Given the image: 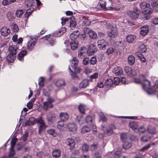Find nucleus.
<instances>
[{
    "label": "nucleus",
    "instance_id": "1",
    "mask_svg": "<svg viewBox=\"0 0 158 158\" xmlns=\"http://www.w3.org/2000/svg\"><path fill=\"white\" fill-rule=\"evenodd\" d=\"M66 31V29L65 27H63L58 31L54 32L51 35V34L46 35L44 37V39L48 41L47 43L48 45L52 46L55 43V39L53 37H58L62 35Z\"/></svg>",
    "mask_w": 158,
    "mask_h": 158
},
{
    "label": "nucleus",
    "instance_id": "2",
    "mask_svg": "<svg viewBox=\"0 0 158 158\" xmlns=\"http://www.w3.org/2000/svg\"><path fill=\"white\" fill-rule=\"evenodd\" d=\"M134 82L137 84L142 83L143 89L147 94H150L149 91V85L151 84L150 81L145 78V76L143 75H139V78H135L134 79Z\"/></svg>",
    "mask_w": 158,
    "mask_h": 158
},
{
    "label": "nucleus",
    "instance_id": "3",
    "mask_svg": "<svg viewBox=\"0 0 158 158\" xmlns=\"http://www.w3.org/2000/svg\"><path fill=\"white\" fill-rule=\"evenodd\" d=\"M102 23L104 25H107L108 27L107 31L108 36L113 38L115 37V36L117 35L118 33L116 28H114L110 24H107L106 21L102 22Z\"/></svg>",
    "mask_w": 158,
    "mask_h": 158
},
{
    "label": "nucleus",
    "instance_id": "4",
    "mask_svg": "<svg viewBox=\"0 0 158 158\" xmlns=\"http://www.w3.org/2000/svg\"><path fill=\"white\" fill-rule=\"evenodd\" d=\"M36 123L39 124L38 126V132L39 134H40L47 127L44 120L42 117L36 119Z\"/></svg>",
    "mask_w": 158,
    "mask_h": 158
},
{
    "label": "nucleus",
    "instance_id": "5",
    "mask_svg": "<svg viewBox=\"0 0 158 158\" xmlns=\"http://www.w3.org/2000/svg\"><path fill=\"white\" fill-rule=\"evenodd\" d=\"M124 71L130 77L136 76L138 72V70L135 69H132L128 66H126L125 68Z\"/></svg>",
    "mask_w": 158,
    "mask_h": 158
},
{
    "label": "nucleus",
    "instance_id": "6",
    "mask_svg": "<svg viewBox=\"0 0 158 158\" xmlns=\"http://www.w3.org/2000/svg\"><path fill=\"white\" fill-rule=\"evenodd\" d=\"M37 39L35 38H31L28 41L27 46L28 49L29 51L33 50L36 44Z\"/></svg>",
    "mask_w": 158,
    "mask_h": 158
},
{
    "label": "nucleus",
    "instance_id": "7",
    "mask_svg": "<svg viewBox=\"0 0 158 158\" xmlns=\"http://www.w3.org/2000/svg\"><path fill=\"white\" fill-rule=\"evenodd\" d=\"M18 139L15 137H13L10 142L11 147L10 149V152L9 155V157L13 156L15 154V152L14 150V147Z\"/></svg>",
    "mask_w": 158,
    "mask_h": 158
},
{
    "label": "nucleus",
    "instance_id": "8",
    "mask_svg": "<svg viewBox=\"0 0 158 158\" xmlns=\"http://www.w3.org/2000/svg\"><path fill=\"white\" fill-rule=\"evenodd\" d=\"M97 44L98 48L101 50H105L106 47L108 45V43L104 39L99 40Z\"/></svg>",
    "mask_w": 158,
    "mask_h": 158
},
{
    "label": "nucleus",
    "instance_id": "9",
    "mask_svg": "<svg viewBox=\"0 0 158 158\" xmlns=\"http://www.w3.org/2000/svg\"><path fill=\"white\" fill-rule=\"evenodd\" d=\"M54 102V100L52 98H49L47 101L44 102V109L47 110L48 108H51L53 106L52 102Z\"/></svg>",
    "mask_w": 158,
    "mask_h": 158
},
{
    "label": "nucleus",
    "instance_id": "10",
    "mask_svg": "<svg viewBox=\"0 0 158 158\" xmlns=\"http://www.w3.org/2000/svg\"><path fill=\"white\" fill-rule=\"evenodd\" d=\"M84 32L85 34H88L90 38L92 39H95L97 37V35L95 32L91 30L88 28H84Z\"/></svg>",
    "mask_w": 158,
    "mask_h": 158
},
{
    "label": "nucleus",
    "instance_id": "11",
    "mask_svg": "<svg viewBox=\"0 0 158 158\" xmlns=\"http://www.w3.org/2000/svg\"><path fill=\"white\" fill-rule=\"evenodd\" d=\"M114 128V126L112 125L108 127L105 126L103 127L102 130L105 133L109 135H110L113 132L112 129Z\"/></svg>",
    "mask_w": 158,
    "mask_h": 158
},
{
    "label": "nucleus",
    "instance_id": "12",
    "mask_svg": "<svg viewBox=\"0 0 158 158\" xmlns=\"http://www.w3.org/2000/svg\"><path fill=\"white\" fill-rule=\"evenodd\" d=\"M97 51L96 46L93 44H91L88 48L87 53L89 55H92Z\"/></svg>",
    "mask_w": 158,
    "mask_h": 158
},
{
    "label": "nucleus",
    "instance_id": "13",
    "mask_svg": "<svg viewBox=\"0 0 158 158\" xmlns=\"http://www.w3.org/2000/svg\"><path fill=\"white\" fill-rule=\"evenodd\" d=\"M112 72L116 76H121L123 74V71L120 67H116L113 70Z\"/></svg>",
    "mask_w": 158,
    "mask_h": 158
},
{
    "label": "nucleus",
    "instance_id": "14",
    "mask_svg": "<svg viewBox=\"0 0 158 158\" xmlns=\"http://www.w3.org/2000/svg\"><path fill=\"white\" fill-rule=\"evenodd\" d=\"M87 52V50L86 48L83 47L81 48L78 51V57L81 58L85 56Z\"/></svg>",
    "mask_w": 158,
    "mask_h": 158
},
{
    "label": "nucleus",
    "instance_id": "15",
    "mask_svg": "<svg viewBox=\"0 0 158 158\" xmlns=\"http://www.w3.org/2000/svg\"><path fill=\"white\" fill-rule=\"evenodd\" d=\"M66 127L69 131L73 132L76 131L77 129V126L74 123H69L66 125Z\"/></svg>",
    "mask_w": 158,
    "mask_h": 158
},
{
    "label": "nucleus",
    "instance_id": "16",
    "mask_svg": "<svg viewBox=\"0 0 158 158\" xmlns=\"http://www.w3.org/2000/svg\"><path fill=\"white\" fill-rule=\"evenodd\" d=\"M150 85H149V89H150L149 91V93L150 94H151L154 91L158 92V80L156 81L155 85L152 88H150Z\"/></svg>",
    "mask_w": 158,
    "mask_h": 158
},
{
    "label": "nucleus",
    "instance_id": "17",
    "mask_svg": "<svg viewBox=\"0 0 158 158\" xmlns=\"http://www.w3.org/2000/svg\"><path fill=\"white\" fill-rule=\"evenodd\" d=\"M9 49L10 53L16 55L18 50V47L17 45H12L9 46Z\"/></svg>",
    "mask_w": 158,
    "mask_h": 158
},
{
    "label": "nucleus",
    "instance_id": "18",
    "mask_svg": "<svg viewBox=\"0 0 158 158\" xmlns=\"http://www.w3.org/2000/svg\"><path fill=\"white\" fill-rule=\"evenodd\" d=\"M149 31L148 27L147 25H145L140 28V34L143 36L147 35Z\"/></svg>",
    "mask_w": 158,
    "mask_h": 158
},
{
    "label": "nucleus",
    "instance_id": "19",
    "mask_svg": "<svg viewBox=\"0 0 158 158\" xmlns=\"http://www.w3.org/2000/svg\"><path fill=\"white\" fill-rule=\"evenodd\" d=\"M68 145L70 147V149H72L75 147V141L74 139L72 138H68L67 139Z\"/></svg>",
    "mask_w": 158,
    "mask_h": 158
},
{
    "label": "nucleus",
    "instance_id": "20",
    "mask_svg": "<svg viewBox=\"0 0 158 158\" xmlns=\"http://www.w3.org/2000/svg\"><path fill=\"white\" fill-rule=\"evenodd\" d=\"M36 119L34 117H31L29 118L28 120L24 124V126H27L34 124L36 123Z\"/></svg>",
    "mask_w": 158,
    "mask_h": 158
},
{
    "label": "nucleus",
    "instance_id": "21",
    "mask_svg": "<svg viewBox=\"0 0 158 158\" xmlns=\"http://www.w3.org/2000/svg\"><path fill=\"white\" fill-rule=\"evenodd\" d=\"M80 33L78 31H74L72 33L70 36L71 41L76 40V39L78 37Z\"/></svg>",
    "mask_w": 158,
    "mask_h": 158
},
{
    "label": "nucleus",
    "instance_id": "22",
    "mask_svg": "<svg viewBox=\"0 0 158 158\" xmlns=\"http://www.w3.org/2000/svg\"><path fill=\"white\" fill-rule=\"evenodd\" d=\"M71 48L73 50H75L78 46V43L77 40L71 41L69 42Z\"/></svg>",
    "mask_w": 158,
    "mask_h": 158
},
{
    "label": "nucleus",
    "instance_id": "23",
    "mask_svg": "<svg viewBox=\"0 0 158 158\" xmlns=\"http://www.w3.org/2000/svg\"><path fill=\"white\" fill-rule=\"evenodd\" d=\"M1 32L2 35L6 36L10 33V30L9 28L6 27H3L1 29Z\"/></svg>",
    "mask_w": 158,
    "mask_h": 158
},
{
    "label": "nucleus",
    "instance_id": "24",
    "mask_svg": "<svg viewBox=\"0 0 158 158\" xmlns=\"http://www.w3.org/2000/svg\"><path fill=\"white\" fill-rule=\"evenodd\" d=\"M78 64V60L76 57H73L71 60V66L72 67L75 69H76Z\"/></svg>",
    "mask_w": 158,
    "mask_h": 158
},
{
    "label": "nucleus",
    "instance_id": "25",
    "mask_svg": "<svg viewBox=\"0 0 158 158\" xmlns=\"http://www.w3.org/2000/svg\"><path fill=\"white\" fill-rule=\"evenodd\" d=\"M27 52L26 50H23L20 52L18 55V59L20 61H23L24 56L27 54Z\"/></svg>",
    "mask_w": 158,
    "mask_h": 158
},
{
    "label": "nucleus",
    "instance_id": "26",
    "mask_svg": "<svg viewBox=\"0 0 158 158\" xmlns=\"http://www.w3.org/2000/svg\"><path fill=\"white\" fill-rule=\"evenodd\" d=\"M16 55L10 53L6 57V59L9 63L13 62L16 58Z\"/></svg>",
    "mask_w": 158,
    "mask_h": 158
},
{
    "label": "nucleus",
    "instance_id": "27",
    "mask_svg": "<svg viewBox=\"0 0 158 158\" xmlns=\"http://www.w3.org/2000/svg\"><path fill=\"white\" fill-rule=\"evenodd\" d=\"M136 38V36L134 35H128L126 37L127 41L129 43H132Z\"/></svg>",
    "mask_w": 158,
    "mask_h": 158
},
{
    "label": "nucleus",
    "instance_id": "28",
    "mask_svg": "<svg viewBox=\"0 0 158 158\" xmlns=\"http://www.w3.org/2000/svg\"><path fill=\"white\" fill-rule=\"evenodd\" d=\"M59 117L62 121H65L69 118V115L66 113L61 112L59 114Z\"/></svg>",
    "mask_w": 158,
    "mask_h": 158
},
{
    "label": "nucleus",
    "instance_id": "29",
    "mask_svg": "<svg viewBox=\"0 0 158 158\" xmlns=\"http://www.w3.org/2000/svg\"><path fill=\"white\" fill-rule=\"evenodd\" d=\"M57 127L58 129L61 131L64 130V128L65 127V126L64 125L63 121L62 120L58 122Z\"/></svg>",
    "mask_w": 158,
    "mask_h": 158
},
{
    "label": "nucleus",
    "instance_id": "30",
    "mask_svg": "<svg viewBox=\"0 0 158 158\" xmlns=\"http://www.w3.org/2000/svg\"><path fill=\"white\" fill-rule=\"evenodd\" d=\"M89 85V81L87 80H83L80 84L79 87L81 88H85Z\"/></svg>",
    "mask_w": 158,
    "mask_h": 158
},
{
    "label": "nucleus",
    "instance_id": "31",
    "mask_svg": "<svg viewBox=\"0 0 158 158\" xmlns=\"http://www.w3.org/2000/svg\"><path fill=\"white\" fill-rule=\"evenodd\" d=\"M130 17L133 19H136L138 16V13L134 11H131L129 13Z\"/></svg>",
    "mask_w": 158,
    "mask_h": 158
},
{
    "label": "nucleus",
    "instance_id": "32",
    "mask_svg": "<svg viewBox=\"0 0 158 158\" xmlns=\"http://www.w3.org/2000/svg\"><path fill=\"white\" fill-rule=\"evenodd\" d=\"M61 152L59 149H55L52 152L53 156L55 158H57L60 157L61 155Z\"/></svg>",
    "mask_w": 158,
    "mask_h": 158
},
{
    "label": "nucleus",
    "instance_id": "33",
    "mask_svg": "<svg viewBox=\"0 0 158 158\" xmlns=\"http://www.w3.org/2000/svg\"><path fill=\"white\" fill-rule=\"evenodd\" d=\"M113 84V81L111 78L107 79L104 83L106 87L111 86Z\"/></svg>",
    "mask_w": 158,
    "mask_h": 158
},
{
    "label": "nucleus",
    "instance_id": "34",
    "mask_svg": "<svg viewBox=\"0 0 158 158\" xmlns=\"http://www.w3.org/2000/svg\"><path fill=\"white\" fill-rule=\"evenodd\" d=\"M128 63L131 65H133L135 62V58L133 56L130 55L128 58Z\"/></svg>",
    "mask_w": 158,
    "mask_h": 158
},
{
    "label": "nucleus",
    "instance_id": "35",
    "mask_svg": "<svg viewBox=\"0 0 158 158\" xmlns=\"http://www.w3.org/2000/svg\"><path fill=\"white\" fill-rule=\"evenodd\" d=\"M129 127L133 130H135L137 128L138 126L137 123L134 121L130 122L129 124Z\"/></svg>",
    "mask_w": 158,
    "mask_h": 158
},
{
    "label": "nucleus",
    "instance_id": "36",
    "mask_svg": "<svg viewBox=\"0 0 158 158\" xmlns=\"http://www.w3.org/2000/svg\"><path fill=\"white\" fill-rule=\"evenodd\" d=\"M131 146V143L127 141L124 142L123 145V148L124 149H128L130 148Z\"/></svg>",
    "mask_w": 158,
    "mask_h": 158
},
{
    "label": "nucleus",
    "instance_id": "37",
    "mask_svg": "<svg viewBox=\"0 0 158 158\" xmlns=\"http://www.w3.org/2000/svg\"><path fill=\"white\" fill-rule=\"evenodd\" d=\"M56 85L58 87L65 85V81L63 79L58 80L55 83Z\"/></svg>",
    "mask_w": 158,
    "mask_h": 158
},
{
    "label": "nucleus",
    "instance_id": "38",
    "mask_svg": "<svg viewBox=\"0 0 158 158\" xmlns=\"http://www.w3.org/2000/svg\"><path fill=\"white\" fill-rule=\"evenodd\" d=\"M76 23L75 20L73 18L70 21V27L71 29H73L76 26Z\"/></svg>",
    "mask_w": 158,
    "mask_h": 158
},
{
    "label": "nucleus",
    "instance_id": "39",
    "mask_svg": "<svg viewBox=\"0 0 158 158\" xmlns=\"http://www.w3.org/2000/svg\"><path fill=\"white\" fill-rule=\"evenodd\" d=\"M6 15L7 18L9 21H12L15 19L13 14L10 12H8L7 13Z\"/></svg>",
    "mask_w": 158,
    "mask_h": 158
},
{
    "label": "nucleus",
    "instance_id": "40",
    "mask_svg": "<svg viewBox=\"0 0 158 158\" xmlns=\"http://www.w3.org/2000/svg\"><path fill=\"white\" fill-rule=\"evenodd\" d=\"M152 5L154 10L158 12V3L154 1L152 2Z\"/></svg>",
    "mask_w": 158,
    "mask_h": 158
},
{
    "label": "nucleus",
    "instance_id": "41",
    "mask_svg": "<svg viewBox=\"0 0 158 158\" xmlns=\"http://www.w3.org/2000/svg\"><path fill=\"white\" fill-rule=\"evenodd\" d=\"M149 4L145 2H142L139 4V6L142 9H144L149 6Z\"/></svg>",
    "mask_w": 158,
    "mask_h": 158
},
{
    "label": "nucleus",
    "instance_id": "42",
    "mask_svg": "<svg viewBox=\"0 0 158 158\" xmlns=\"http://www.w3.org/2000/svg\"><path fill=\"white\" fill-rule=\"evenodd\" d=\"M153 12V10L152 8H148L142 12L143 14L145 15H149L151 14Z\"/></svg>",
    "mask_w": 158,
    "mask_h": 158
},
{
    "label": "nucleus",
    "instance_id": "43",
    "mask_svg": "<svg viewBox=\"0 0 158 158\" xmlns=\"http://www.w3.org/2000/svg\"><path fill=\"white\" fill-rule=\"evenodd\" d=\"M48 134L52 135L53 137H56L57 135V133L55 129H50L47 131Z\"/></svg>",
    "mask_w": 158,
    "mask_h": 158
},
{
    "label": "nucleus",
    "instance_id": "44",
    "mask_svg": "<svg viewBox=\"0 0 158 158\" xmlns=\"http://www.w3.org/2000/svg\"><path fill=\"white\" fill-rule=\"evenodd\" d=\"M23 11L22 10L18 9L15 12V15L17 18H20L22 15Z\"/></svg>",
    "mask_w": 158,
    "mask_h": 158
},
{
    "label": "nucleus",
    "instance_id": "45",
    "mask_svg": "<svg viewBox=\"0 0 158 158\" xmlns=\"http://www.w3.org/2000/svg\"><path fill=\"white\" fill-rule=\"evenodd\" d=\"M136 55H138V57L140 59L141 62H145L146 59L142 54L139 52H136Z\"/></svg>",
    "mask_w": 158,
    "mask_h": 158
},
{
    "label": "nucleus",
    "instance_id": "46",
    "mask_svg": "<svg viewBox=\"0 0 158 158\" xmlns=\"http://www.w3.org/2000/svg\"><path fill=\"white\" fill-rule=\"evenodd\" d=\"M128 138L127 134L126 133H122L120 135V138L123 142L125 141V140Z\"/></svg>",
    "mask_w": 158,
    "mask_h": 158
},
{
    "label": "nucleus",
    "instance_id": "47",
    "mask_svg": "<svg viewBox=\"0 0 158 158\" xmlns=\"http://www.w3.org/2000/svg\"><path fill=\"white\" fill-rule=\"evenodd\" d=\"M55 118L52 116V113L49 112L47 114V119L48 122H51L53 120V118Z\"/></svg>",
    "mask_w": 158,
    "mask_h": 158
},
{
    "label": "nucleus",
    "instance_id": "48",
    "mask_svg": "<svg viewBox=\"0 0 158 158\" xmlns=\"http://www.w3.org/2000/svg\"><path fill=\"white\" fill-rule=\"evenodd\" d=\"M148 131L149 133L151 134H155L156 132L155 128L151 126L148 127Z\"/></svg>",
    "mask_w": 158,
    "mask_h": 158
},
{
    "label": "nucleus",
    "instance_id": "49",
    "mask_svg": "<svg viewBox=\"0 0 158 158\" xmlns=\"http://www.w3.org/2000/svg\"><path fill=\"white\" fill-rule=\"evenodd\" d=\"M90 130V128L86 126L83 127L81 129V132L83 133H85L87 132Z\"/></svg>",
    "mask_w": 158,
    "mask_h": 158
},
{
    "label": "nucleus",
    "instance_id": "50",
    "mask_svg": "<svg viewBox=\"0 0 158 158\" xmlns=\"http://www.w3.org/2000/svg\"><path fill=\"white\" fill-rule=\"evenodd\" d=\"M121 153L120 151H117L114 154V156L115 157H118V158H127L124 156H119Z\"/></svg>",
    "mask_w": 158,
    "mask_h": 158
},
{
    "label": "nucleus",
    "instance_id": "51",
    "mask_svg": "<svg viewBox=\"0 0 158 158\" xmlns=\"http://www.w3.org/2000/svg\"><path fill=\"white\" fill-rule=\"evenodd\" d=\"M90 22L87 19L83 18L82 20V24L85 26H89L90 24Z\"/></svg>",
    "mask_w": 158,
    "mask_h": 158
},
{
    "label": "nucleus",
    "instance_id": "52",
    "mask_svg": "<svg viewBox=\"0 0 158 158\" xmlns=\"http://www.w3.org/2000/svg\"><path fill=\"white\" fill-rule=\"evenodd\" d=\"M38 80L39 85L41 87L43 86L44 85V78L43 77H41L39 78Z\"/></svg>",
    "mask_w": 158,
    "mask_h": 158
},
{
    "label": "nucleus",
    "instance_id": "53",
    "mask_svg": "<svg viewBox=\"0 0 158 158\" xmlns=\"http://www.w3.org/2000/svg\"><path fill=\"white\" fill-rule=\"evenodd\" d=\"M139 51L142 52H146L147 48L145 45L144 44H141L139 47Z\"/></svg>",
    "mask_w": 158,
    "mask_h": 158
},
{
    "label": "nucleus",
    "instance_id": "54",
    "mask_svg": "<svg viewBox=\"0 0 158 158\" xmlns=\"http://www.w3.org/2000/svg\"><path fill=\"white\" fill-rule=\"evenodd\" d=\"M150 138L148 135L143 136L140 139V140L142 142H146L150 139Z\"/></svg>",
    "mask_w": 158,
    "mask_h": 158
},
{
    "label": "nucleus",
    "instance_id": "55",
    "mask_svg": "<svg viewBox=\"0 0 158 158\" xmlns=\"http://www.w3.org/2000/svg\"><path fill=\"white\" fill-rule=\"evenodd\" d=\"M90 62L91 64L94 65L97 62L96 57L94 56L92 57L90 60Z\"/></svg>",
    "mask_w": 158,
    "mask_h": 158
},
{
    "label": "nucleus",
    "instance_id": "56",
    "mask_svg": "<svg viewBox=\"0 0 158 158\" xmlns=\"http://www.w3.org/2000/svg\"><path fill=\"white\" fill-rule=\"evenodd\" d=\"M99 115L101 119L103 122H106L107 121L106 118L105 116L103 113L101 112L99 113Z\"/></svg>",
    "mask_w": 158,
    "mask_h": 158
},
{
    "label": "nucleus",
    "instance_id": "57",
    "mask_svg": "<svg viewBox=\"0 0 158 158\" xmlns=\"http://www.w3.org/2000/svg\"><path fill=\"white\" fill-rule=\"evenodd\" d=\"M120 82V79L118 77L114 78L113 81V83L115 85L118 84Z\"/></svg>",
    "mask_w": 158,
    "mask_h": 158
},
{
    "label": "nucleus",
    "instance_id": "58",
    "mask_svg": "<svg viewBox=\"0 0 158 158\" xmlns=\"http://www.w3.org/2000/svg\"><path fill=\"white\" fill-rule=\"evenodd\" d=\"M71 19V18H67L64 19L63 18H61V20L62 21L61 23L62 25H64L66 23V22L69 21V20L70 21Z\"/></svg>",
    "mask_w": 158,
    "mask_h": 158
},
{
    "label": "nucleus",
    "instance_id": "59",
    "mask_svg": "<svg viewBox=\"0 0 158 158\" xmlns=\"http://www.w3.org/2000/svg\"><path fill=\"white\" fill-rule=\"evenodd\" d=\"M114 51V48L112 47H110L107 49L106 52L108 54H110L113 53Z\"/></svg>",
    "mask_w": 158,
    "mask_h": 158
},
{
    "label": "nucleus",
    "instance_id": "60",
    "mask_svg": "<svg viewBox=\"0 0 158 158\" xmlns=\"http://www.w3.org/2000/svg\"><path fill=\"white\" fill-rule=\"evenodd\" d=\"M28 135V133L27 132H25L23 136L21 137V139L24 141H25L27 139Z\"/></svg>",
    "mask_w": 158,
    "mask_h": 158
},
{
    "label": "nucleus",
    "instance_id": "61",
    "mask_svg": "<svg viewBox=\"0 0 158 158\" xmlns=\"http://www.w3.org/2000/svg\"><path fill=\"white\" fill-rule=\"evenodd\" d=\"M100 5L102 8H104L106 7V3L105 1L103 0H100L99 2Z\"/></svg>",
    "mask_w": 158,
    "mask_h": 158
},
{
    "label": "nucleus",
    "instance_id": "62",
    "mask_svg": "<svg viewBox=\"0 0 158 158\" xmlns=\"http://www.w3.org/2000/svg\"><path fill=\"white\" fill-rule=\"evenodd\" d=\"M68 70L71 75L73 78H74L77 77V74L73 72L72 71L70 67L68 68Z\"/></svg>",
    "mask_w": 158,
    "mask_h": 158
},
{
    "label": "nucleus",
    "instance_id": "63",
    "mask_svg": "<svg viewBox=\"0 0 158 158\" xmlns=\"http://www.w3.org/2000/svg\"><path fill=\"white\" fill-rule=\"evenodd\" d=\"M89 149V146L87 144H85L82 147V150L84 152H87Z\"/></svg>",
    "mask_w": 158,
    "mask_h": 158
},
{
    "label": "nucleus",
    "instance_id": "64",
    "mask_svg": "<svg viewBox=\"0 0 158 158\" xmlns=\"http://www.w3.org/2000/svg\"><path fill=\"white\" fill-rule=\"evenodd\" d=\"M151 22L155 25L158 24V18H154L152 19Z\"/></svg>",
    "mask_w": 158,
    "mask_h": 158
}]
</instances>
